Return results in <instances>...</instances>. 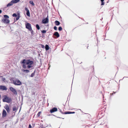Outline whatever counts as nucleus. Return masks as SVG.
<instances>
[{"label": "nucleus", "mask_w": 128, "mask_h": 128, "mask_svg": "<svg viewBox=\"0 0 128 128\" xmlns=\"http://www.w3.org/2000/svg\"><path fill=\"white\" fill-rule=\"evenodd\" d=\"M20 64H22V67L24 68H26V65H32L34 63V62L31 60L30 59L26 60L25 59L23 60L20 62Z\"/></svg>", "instance_id": "obj_1"}, {"label": "nucleus", "mask_w": 128, "mask_h": 128, "mask_svg": "<svg viewBox=\"0 0 128 128\" xmlns=\"http://www.w3.org/2000/svg\"><path fill=\"white\" fill-rule=\"evenodd\" d=\"M2 101L3 102L9 103L12 101V100L10 98H9L6 95H5L4 96V98L2 100Z\"/></svg>", "instance_id": "obj_2"}, {"label": "nucleus", "mask_w": 128, "mask_h": 128, "mask_svg": "<svg viewBox=\"0 0 128 128\" xmlns=\"http://www.w3.org/2000/svg\"><path fill=\"white\" fill-rule=\"evenodd\" d=\"M12 16L14 17H17L16 18L14 19V22H15L18 20L20 18V14L19 13H18L17 14L16 13H14L12 15Z\"/></svg>", "instance_id": "obj_3"}, {"label": "nucleus", "mask_w": 128, "mask_h": 128, "mask_svg": "<svg viewBox=\"0 0 128 128\" xmlns=\"http://www.w3.org/2000/svg\"><path fill=\"white\" fill-rule=\"evenodd\" d=\"M14 84L16 85H20L21 84V82L18 80H13Z\"/></svg>", "instance_id": "obj_4"}, {"label": "nucleus", "mask_w": 128, "mask_h": 128, "mask_svg": "<svg viewBox=\"0 0 128 128\" xmlns=\"http://www.w3.org/2000/svg\"><path fill=\"white\" fill-rule=\"evenodd\" d=\"M48 16H47V17L46 18L43 19L42 20V24H46L48 22Z\"/></svg>", "instance_id": "obj_5"}, {"label": "nucleus", "mask_w": 128, "mask_h": 128, "mask_svg": "<svg viewBox=\"0 0 128 128\" xmlns=\"http://www.w3.org/2000/svg\"><path fill=\"white\" fill-rule=\"evenodd\" d=\"M10 90L15 95L17 94V92L16 90L12 87H10L9 88Z\"/></svg>", "instance_id": "obj_6"}, {"label": "nucleus", "mask_w": 128, "mask_h": 128, "mask_svg": "<svg viewBox=\"0 0 128 128\" xmlns=\"http://www.w3.org/2000/svg\"><path fill=\"white\" fill-rule=\"evenodd\" d=\"M1 22L5 24H8L10 23V20L9 19L6 18H4L2 19Z\"/></svg>", "instance_id": "obj_7"}, {"label": "nucleus", "mask_w": 128, "mask_h": 128, "mask_svg": "<svg viewBox=\"0 0 128 128\" xmlns=\"http://www.w3.org/2000/svg\"><path fill=\"white\" fill-rule=\"evenodd\" d=\"M26 28L28 29L29 30H31L32 28L31 24L29 23H27L26 24Z\"/></svg>", "instance_id": "obj_8"}, {"label": "nucleus", "mask_w": 128, "mask_h": 128, "mask_svg": "<svg viewBox=\"0 0 128 128\" xmlns=\"http://www.w3.org/2000/svg\"><path fill=\"white\" fill-rule=\"evenodd\" d=\"M4 108L6 110L8 113L10 112V108L8 104H6L5 105V106L4 107Z\"/></svg>", "instance_id": "obj_9"}, {"label": "nucleus", "mask_w": 128, "mask_h": 128, "mask_svg": "<svg viewBox=\"0 0 128 128\" xmlns=\"http://www.w3.org/2000/svg\"><path fill=\"white\" fill-rule=\"evenodd\" d=\"M7 115V113L4 109H3L2 113V117L4 118Z\"/></svg>", "instance_id": "obj_10"}, {"label": "nucleus", "mask_w": 128, "mask_h": 128, "mask_svg": "<svg viewBox=\"0 0 128 128\" xmlns=\"http://www.w3.org/2000/svg\"><path fill=\"white\" fill-rule=\"evenodd\" d=\"M58 109L56 108H54L50 110V112L51 113H52L54 112H56L57 111Z\"/></svg>", "instance_id": "obj_11"}, {"label": "nucleus", "mask_w": 128, "mask_h": 128, "mask_svg": "<svg viewBox=\"0 0 128 128\" xmlns=\"http://www.w3.org/2000/svg\"><path fill=\"white\" fill-rule=\"evenodd\" d=\"M7 90L6 87L4 86H0V90Z\"/></svg>", "instance_id": "obj_12"}, {"label": "nucleus", "mask_w": 128, "mask_h": 128, "mask_svg": "<svg viewBox=\"0 0 128 128\" xmlns=\"http://www.w3.org/2000/svg\"><path fill=\"white\" fill-rule=\"evenodd\" d=\"M25 10L26 12V14L27 16L30 17V12L28 9L26 7H25Z\"/></svg>", "instance_id": "obj_13"}, {"label": "nucleus", "mask_w": 128, "mask_h": 128, "mask_svg": "<svg viewBox=\"0 0 128 128\" xmlns=\"http://www.w3.org/2000/svg\"><path fill=\"white\" fill-rule=\"evenodd\" d=\"M53 35L56 36L57 38H58L60 36V35L59 33L57 32H55L53 34Z\"/></svg>", "instance_id": "obj_14"}, {"label": "nucleus", "mask_w": 128, "mask_h": 128, "mask_svg": "<svg viewBox=\"0 0 128 128\" xmlns=\"http://www.w3.org/2000/svg\"><path fill=\"white\" fill-rule=\"evenodd\" d=\"M13 4L12 2V1H11L10 2H9V3H8L7 5V6H6L7 7H8V6H12Z\"/></svg>", "instance_id": "obj_15"}, {"label": "nucleus", "mask_w": 128, "mask_h": 128, "mask_svg": "<svg viewBox=\"0 0 128 128\" xmlns=\"http://www.w3.org/2000/svg\"><path fill=\"white\" fill-rule=\"evenodd\" d=\"M20 0H12L13 4H16L19 2Z\"/></svg>", "instance_id": "obj_16"}, {"label": "nucleus", "mask_w": 128, "mask_h": 128, "mask_svg": "<svg viewBox=\"0 0 128 128\" xmlns=\"http://www.w3.org/2000/svg\"><path fill=\"white\" fill-rule=\"evenodd\" d=\"M54 23L55 25L56 26H58L60 24V22L57 20H56L55 21Z\"/></svg>", "instance_id": "obj_17"}, {"label": "nucleus", "mask_w": 128, "mask_h": 128, "mask_svg": "<svg viewBox=\"0 0 128 128\" xmlns=\"http://www.w3.org/2000/svg\"><path fill=\"white\" fill-rule=\"evenodd\" d=\"M45 48L46 51L48 50L49 49V47L48 45V44H46L45 46Z\"/></svg>", "instance_id": "obj_18"}, {"label": "nucleus", "mask_w": 128, "mask_h": 128, "mask_svg": "<svg viewBox=\"0 0 128 128\" xmlns=\"http://www.w3.org/2000/svg\"><path fill=\"white\" fill-rule=\"evenodd\" d=\"M75 112H64V114H74L75 113Z\"/></svg>", "instance_id": "obj_19"}, {"label": "nucleus", "mask_w": 128, "mask_h": 128, "mask_svg": "<svg viewBox=\"0 0 128 128\" xmlns=\"http://www.w3.org/2000/svg\"><path fill=\"white\" fill-rule=\"evenodd\" d=\"M29 3L32 4V5L34 6V3L33 1L32 0H30L29 1Z\"/></svg>", "instance_id": "obj_20"}, {"label": "nucleus", "mask_w": 128, "mask_h": 128, "mask_svg": "<svg viewBox=\"0 0 128 128\" xmlns=\"http://www.w3.org/2000/svg\"><path fill=\"white\" fill-rule=\"evenodd\" d=\"M36 70H34V72H33L30 75V77H33V76H34L35 74V72H36Z\"/></svg>", "instance_id": "obj_21"}, {"label": "nucleus", "mask_w": 128, "mask_h": 128, "mask_svg": "<svg viewBox=\"0 0 128 128\" xmlns=\"http://www.w3.org/2000/svg\"><path fill=\"white\" fill-rule=\"evenodd\" d=\"M22 71L23 72H26V73H28L30 72L29 70H22Z\"/></svg>", "instance_id": "obj_22"}, {"label": "nucleus", "mask_w": 128, "mask_h": 128, "mask_svg": "<svg viewBox=\"0 0 128 128\" xmlns=\"http://www.w3.org/2000/svg\"><path fill=\"white\" fill-rule=\"evenodd\" d=\"M12 110L13 111H15L16 112L17 110V109L16 106H14L13 107Z\"/></svg>", "instance_id": "obj_23"}, {"label": "nucleus", "mask_w": 128, "mask_h": 128, "mask_svg": "<svg viewBox=\"0 0 128 128\" xmlns=\"http://www.w3.org/2000/svg\"><path fill=\"white\" fill-rule=\"evenodd\" d=\"M28 65L26 67L27 68H30L32 67H33V66H32L31 65H29V64H28Z\"/></svg>", "instance_id": "obj_24"}, {"label": "nucleus", "mask_w": 128, "mask_h": 128, "mask_svg": "<svg viewBox=\"0 0 128 128\" xmlns=\"http://www.w3.org/2000/svg\"><path fill=\"white\" fill-rule=\"evenodd\" d=\"M4 16L5 18L8 19L9 18V16L7 15H4Z\"/></svg>", "instance_id": "obj_25"}, {"label": "nucleus", "mask_w": 128, "mask_h": 128, "mask_svg": "<svg viewBox=\"0 0 128 128\" xmlns=\"http://www.w3.org/2000/svg\"><path fill=\"white\" fill-rule=\"evenodd\" d=\"M36 28L38 30H39L40 29V27L39 26L38 24H36Z\"/></svg>", "instance_id": "obj_26"}, {"label": "nucleus", "mask_w": 128, "mask_h": 128, "mask_svg": "<svg viewBox=\"0 0 128 128\" xmlns=\"http://www.w3.org/2000/svg\"><path fill=\"white\" fill-rule=\"evenodd\" d=\"M29 30L30 31L32 35H34L33 33L34 31L32 30V28L31 30Z\"/></svg>", "instance_id": "obj_27"}, {"label": "nucleus", "mask_w": 128, "mask_h": 128, "mask_svg": "<svg viewBox=\"0 0 128 128\" xmlns=\"http://www.w3.org/2000/svg\"><path fill=\"white\" fill-rule=\"evenodd\" d=\"M101 2V5H104V0H100Z\"/></svg>", "instance_id": "obj_28"}, {"label": "nucleus", "mask_w": 128, "mask_h": 128, "mask_svg": "<svg viewBox=\"0 0 128 128\" xmlns=\"http://www.w3.org/2000/svg\"><path fill=\"white\" fill-rule=\"evenodd\" d=\"M0 77H2V78L1 79L2 80V81H4L6 80L5 78H4L2 77V76H0Z\"/></svg>", "instance_id": "obj_29"}, {"label": "nucleus", "mask_w": 128, "mask_h": 128, "mask_svg": "<svg viewBox=\"0 0 128 128\" xmlns=\"http://www.w3.org/2000/svg\"><path fill=\"white\" fill-rule=\"evenodd\" d=\"M58 30L59 31H60L62 30V28L61 26H60L58 28Z\"/></svg>", "instance_id": "obj_30"}, {"label": "nucleus", "mask_w": 128, "mask_h": 128, "mask_svg": "<svg viewBox=\"0 0 128 128\" xmlns=\"http://www.w3.org/2000/svg\"><path fill=\"white\" fill-rule=\"evenodd\" d=\"M41 112H38V114H37V116L38 117H39L40 116V115L41 114Z\"/></svg>", "instance_id": "obj_31"}, {"label": "nucleus", "mask_w": 128, "mask_h": 128, "mask_svg": "<svg viewBox=\"0 0 128 128\" xmlns=\"http://www.w3.org/2000/svg\"><path fill=\"white\" fill-rule=\"evenodd\" d=\"M41 32L42 33H45L46 32V31L45 30H43L41 31Z\"/></svg>", "instance_id": "obj_32"}, {"label": "nucleus", "mask_w": 128, "mask_h": 128, "mask_svg": "<svg viewBox=\"0 0 128 128\" xmlns=\"http://www.w3.org/2000/svg\"><path fill=\"white\" fill-rule=\"evenodd\" d=\"M54 29L56 31L57 30V28L56 26H54Z\"/></svg>", "instance_id": "obj_33"}, {"label": "nucleus", "mask_w": 128, "mask_h": 128, "mask_svg": "<svg viewBox=\"0 0 128 128\" xmlns=\"http://www.w3.org/2000/svg\"><path fill=\"white\" fill-rule=\"evenodd\" d=\"M41 47L42 48H44V46L43 44H41Z\"/></svg>", "instance_id": "obj_34"}, {"label": "nucleus", "mask_w": 128, "mask_h": 128, "mask_svg": "<svg viewBox=\"0 0 128 128\" xmlns=\"http://www.w3.org/2000/svg\"><path fill=\"white\" fill-rule=\"evenodd\" d=\"M40 126L41 128H42L44 127L43 126V125L42 124H41Z\"/></svg>", "instance_id": "obj_35"}, {"label": "nucleus", "mask_w": 128, "mask_h": 128, "mask_svg": "<svg viewBox=\"0 0 128 128\" xmlns=\"http://www.w3.org/2000/svg\"><path fill=\"white\" fill-rule=\"evenodd\" d=\"M32 126H31V124H29V126H28V128H32Z\"/></svg>", "instance_id": "obj_36"}, {"label": "nucleus", "mask_w": 128, "mask_h": 128, "mask_svg": "<svg viewBox=\"0 0 128 128\" xmlns=\"http://www.w3.org/2000/svg\"><path fill=\"white\" fill-rule=\"evenodd\" d=\"M60 112H61V113L62 114H64V112H62L61 110H60Z\"/></svg>", "instance_id": "obj_37"}, {"label": "nucleus", "mask_w": 128, "mask_h": 128, "mask_svg": "<svg viewBox=\"0 0 128 128\" xmlns=\"http://www.w3.org/2000/svg\"><path fill=\"white\" fill-rule=\"evenodd\" d=\"M116 92H113V93H112V94H112V95H113V94H115L116 93Z\"/></svg>", "instance_id": "obj_38"}, {"label": "nucleus", "mask_w": 128, "mask_h": 128, "mask_svg": "<svg viewBox=\"0 0 128 128\" xmlns=\"http://www.w3.org/2000/svg\"><path fill=\"white\" fill-rule=\"evenodd\" d=\"M2 12V11L1 10H0V14H1Z\"/></svg>", "instance_id": "obj_39"}, {"label": "nucleus", "mask_w": 128, "mask_h": 128, "mask_svg": "<svg viewBox=\"0 0 128 128\" xmlns=\"http://www.w3.org/2000/svg\"><path fill=\"white\" fill-rule=\"evenodd\" d=\"M42 128H46L44 126Z\"/></svg>", "instance_id": "obj_40"}, {"label": "nucleus", "mask_w": 128, "mask_h": 128, "mask_svg": "<svg viewBox=\"0 0 128 128\" xmlns=\"http://www.w3.org/2000/svg\"><path fill=\"white\" fill-rule=\"evenodd\" d=\"M88 46L87 47V48H88Z\"/></svg>", "instance_id": "obj_41"}, {"label": "nucleus", "mask_w": 128, "mask_h": 128, "mask_svg": "<svg viewBox=\"0 0 128 128\" xmlns=\"http://www.w3.org/2000/svg\"><path fill=\"white\" fill-rule=\"evenodd\" d=\"M97 52H98V50H97Z\"/></svg>", "instance_id": "obj_42"}]
</instances>
